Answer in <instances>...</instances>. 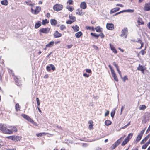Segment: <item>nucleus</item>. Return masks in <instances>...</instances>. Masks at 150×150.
<instances>
[{"label":"nucleus","instance_id":"32","mask_svg":"<svg viewBox=\"0 0 150 150\" xmlns=\"http://www.w3.org/2000/svg\"><path fill=\"white\" fill-rule=\"evenodd\" d=\"M88 124H89V128L90 129H91L93 126V122L92 121H89L88 122Z\"/></svg>","mask_w":150,"mask_h":150},{"label":"nucleus","instance_id":"56","mask_svg":"<svg viewBox=\"0 0 150 150\" xmlns=\"http://www.w3.org/2000/svg\"><path fill=\"white\" fill-rule=\"evenodd\" d=\"M83 76H84L86 77H88L89 76V75L86 73H84L83 74Z\"/></svg>","mask_w":150,"mask_h":150},{"label":"nucleus","instance_id":"39","mask_svg":"<svg viewBox=\"0 0 150 150\" xmlns=\"http://www.w3.org/2000/svg\"><path fill=\"white\" fill-rule=\"evenodd\" d=\"M129 141L126 138L123 141V142L121 144V145L123 146L125 145Z\"/></svg>","mask_w":150,"mask_h":150},{"label":"nucleus","instance_id":"51","mask_svg":"<svg viewBox=\"0 0 150 150\" xmlns=\"http://www.w3.org/2000/svg\"><path fill=\"white\" fill-rule=\"evenodd\" d=\"M73 2L72 0H69L67 2V3H69V4L71 5L73 4Z\"/></svg>","mask_w":150,"mask_h":150},{"label":"nucleus","instance_id":"19","mask_svg":"<svg viewBox=\"0 0 150 150\" xmlns=\"http://www.w3.org/2000/svg\"><path fill=\"white\" fill-rule=\"evenodd\" d=\"M51 24L52 25H55L57 23V21L55 19H52L50 21Z\"/></svg>","mask_w":150,"mask_h":150},{"label":"nucleus","instance_id":"47","mask_svg":"<svg viewBox=\"0 0 150 150\" xmlns=\"http://www.w3.org/2000/svg\"><path fill=\"white\" fill-rule=\"evenodd\" d=\"M74 22L73 21H72L70 20H68L66 22V23L67 24H71L73 22Z\"/></svg>","mask_w":150,"mask_h":150},{"label":"nucleus","instance_id":"13","mask_svg":"<svg viewBox=\"0 0 150 150\" xmlns=\"http://www.w3.org/2000/svg\"><path fill=\"white\" fill-rule=\"evenodd\" d=\"M13 77L16 84L18 86L20 85L21 82L19 79L16 76H14Z\"/></svg>","mask_w":150,"mask_h":150},{"label":"nucleus","instance_id":"42","mask_svg":"<svg viewBox=\"0 0 150 150\" xmlns=\"http://www.w3.org/2000/svg\"><path fill=\"white\" fill-rule=\"evenodd\" d=\"M66 26L64 25H61L60 27V29L61 30H63L64 29H66Z\"/></svg>","mask_w":150,"mask_h":150},{"label":"nucleus","instance_id":"17","mask_svg":"<svg viewBox=\"0 0 150 150\" xmlns=\"http://www.w3.org/2000/svg\"><path fill=\"white\" fill-rule=\"evenodd\" d=\"M110 49L115 54H116L117 53V51L116 50L114 46L111 45V44H110Z\"/></svg>","mask_w":150,"mask_h":150},{"label":"nucleus","instance_id":"48","mask_svg":"<svg viewBox=\"0 0 150 150\" xmlns=\"http://www.w3.org/2000/svg\"><path fill=\"white\" fill-rule=\"evenodd\" d=\"M148 146V145L146 143L144 144L142 146V148L143 149H145Z\"/></svg>","mask_w":150,"mask_h":150},{"label":"nucleus","instance_id":"37","mask_svg":"<svg viewBox=\"0 0 150 150\" xmlns=\"http://www.w3.org/2000/svg\"><path fill=\"white\" fill-rule=\"evenodd\" d=\"M49 23V21L47 19L42 20V24L43 25H45L46 24L48 23Z\"/></svg>","mask_w":150,"mask_h":150},{"label":"nucleus","instance_id":"12","mask_svg":"<svg viewBox=\"0 0 150 150\" xmlns=\"http://www.w3.org/2000/svg\"><path fill=\"white\" fill-rule=\"evenodd\" d=\"M137 69L139 71H141L142 73L144 74V71L146 69L143 66L139 64V67L137 68Z\"/></svg>","mask_w":150,"mask_h":150},{"label":"nucleus","instance_id":"64","mask_svg":"<svg viewBox=\"0 0 150 150\" xmlns=\"http://www.w3.org/2000/svg\"><path fill=\"white\" fill-rule=\"evenodd\" d=\"M150 131V126L149 125L147 130L146 131V133H148Z\"/></svg>","mask_w":150,"mask_h":150},{"label":"nucleus","instance_id":"30","mask_svg":"<svg viewBox=\"0 0 150 150\" xmlns=\"http://www.w3.org/2000/svg\"><path fill=\"white\" fill-rule=\"evenodd\" d=\"M148 116L147 117L146 116L144 117V118H143L142 122V123L144 124L146 123V122L148 120V119L147 118Z\"/></svg>","mask_w":150,"mask_h":150},{"label":"nucleus","instance_id":"38","mask_svg":"<svg viewBox=\"0 0 150 150\" xmlns=\"http://www.w3.org/2000/svg\"><path fill=\"white\" fill-rule=\"evenodd\" d=\"M146 108V106L144 105H140L139 107V109L140 110H144Z\"/></svg>","mask_w":150,"mask_h":150},{"label":"nucleus","instance_id":"54","mask_svg":"<svg viewBox=\"0 0 150 150\" xmlns=\"http://www.w3.org/2000/svg\"><path fill=\"white\" fill-rule=\"evenodd\" d=\"M126 136V135H124L123 137H121L120 139H119L118 140H119V142H120L121 141L122 139H123Z\"/></svg>","mask_w":150,"mask_h":150},{"label":"nucleus","instance_id":"45","mask_svg":"<svg viewBox=\"0 0 150 150\" xmlns=\"http://www.w3.org/2000/svg\"><path fill=\"white\" fill-rule=\"evenodd\" d=\"M115 110H114L113 111H112L110 113L111 116V117L113 118L114 117L115 114Z\"/></svg>","mask_w":150,"mask_h":150},{"label":"nucleus","instance_id":"18","mask_svg":"<svg viewBox=\"0 0 150 150\" xmlns=\"http://www.w3.org/2000/svg\"><path fill=\"white\" fill-rule=\"evenodd\" d=\"M53 127L54 128H56L59 131H62L63 129L62 127L58 125H53Z\"/></svg>","mask_w":150,"mask_h":150},{"label":"nucleus","instance_id":"49","mask_svg":"<svg viewBox=\"0 0 150 150\" xmlns=\"http://www.w3.org/2000/svg\"><path fill=\"white\" fill-rule=\"evenodd\" d=\"M42 134L44 135L46 134L45 133H37L36 134V136L38 137H40L42 136Z\"/></svg>","mask_w":150,"mask_h":150},{"label":"nucleus","instance_id":"11","mask_svg":"<svg viewBox=\"0 0 150 150\" xmlns=\"http://www.w3.org/2000/svg\"><path fill=\"white\" fill-rule=\"evenodd\" d=\"M144 10L146 11H150V3H146L144 7Z\"/></svg>","mask_w":150,"mask_h":150},{"label":"nucleus","instance_id":"26","mask_svg":"<svg viewBox=\"0 0 150 150\" xmlns=\"http://www.w3.org/2000/svg\"><path fill=\"white\" fill-rule=\"evenodd\" d=\"M25 3L27 5L31 6V7L35 5L34 4H32L31 1H26Z\"/></svg>","mask_w":150,"mask_h":150},{"label":"nucleus","instance_id":"31","mask_svg":"<svg viewBox=\"0 0 150 150\" xmlns=\"http://www.w3.org/2000/svg\"><path fill=\"white\" fill-rule=\"evenodd\" d=\"M111 122L109 120H107L105 121V125L107 126H109L111 124Z\"/></svg>","mask_w":150,"mask_h":150},{"label":"nucleus","instance_id":"16","mask_svg":"<svg viewBox=\"0 0 150 150\" xmlns=\"http://www.w3.org/2000/svg\"><path fill=\"white\" fill-rule=\"evenodd\" d=\"M120 9V8L119 7H116L113 9H111L110 12V14L114 13L117 11H118Z\"/></svg>","mask_w":150,"mask_h":150},{"label":"nucleus","instance_id":"33","mask_svg":"<svg viewBox=\"0 0 150 150\" xmlns=\"http://www.w3.org/2000/svg\"><path fill=\"white\" fill-rule=\"evenodd\" d=\"M145 50L146 48H145V49L144 50H141L139 53L138 55H139L140 54H141L142 55H144L146 53Z\"/></svg>","mask_w":150,"mask_h":150},{"label":"nucleus","instance_id":"20","mask_svg":"<svg viewBox=\"0 0 150 150\" xmlns=\"http://www.w3.org/2000/svg\"><path fill=\"white\" fill-rule=\"evenodd\" d=\"M76 13L80 16H83L84 14V13L82 11L81 9H79L77 10Z\"/></svg>","mask_w":150,"mask_h":150},{"label":"nucleus","instance_id":"7","mask_svg":"<svg viewBox=\"0 0 150 150\" xmlns=\"http://www.w3.org/2000/svg\"><path fill=\"white\" fill-rule=\"evenodd\" d=\"M120 142L119 140H117L114 144H112L110 147V149L113 150L116 147L120 144Z\"/></svg>","mask_w":150,"mask_h":150},{"label":"nucleus","instance_id":"23","mask_svg":"<svg viewBox=\"0 0 150 150\" xmlns=\"http://www.w3.org/2000/svg\"><path fill=\"white\" fill-rule=\"evenodd\" d=\"M72 28L73 29L74 31L75 32L78 31L79 30V27L77 25L73 26L72 27Z\"/></svg>","mask_w":150,"mask_h":150},{"label":"nucleus","instance_id":"1","mask_svg":"<svg viewBox=\"0 0 150 150\" xmlns=\"http://www.w3.org/2000/svg\"><path fill=\"white\" fill-rule=\"evenodd\" d=\"M10 129L7 128V127L5 125L0 124V130L3 133L8 134H11L13 132H16L17 131V128L15 126L8 127Z\"/></svg>","mask_w":150,"mask_h":150},{"label":"nucleus","instance_id":"35","mask_svg":"<svg viewBox=\"0 0 150 150\" xmlns=\"http://www.w3.org/2000/svg\"><path fill=\"white\" fill-rule=\"evenodd\" d=\"M8 3V2L7 0H4L1 1V4L4 5H7Z\"/></svg>","mask_w":150,"mask_h":150},{"label":"nucleus","instance_id":"57","mask_svg":"<svg viewBox=\"0 0 150 150\" xmlns=\"http://www.w3.org/2000/svg\"><path fill=\"white\" fill-rule=\"evenodd\" d=\"M125 108L124 106H122L121 107V111H120V114L121 115L122 113V112L123 110Z\"/></svg>","mask_w":150,"mask_h":150},{"label":"nucleus","instance_id":"52","mask_svg":"<svg viewBox=\"0 0 150 150\" xmlns=\"http://www.w3.org/2000/svg\"><path fill=\"white\" fill-rule=\"evenodd\" d=\"M37 102V104L38 105V106H40V100L39 98H36Z\"/></svg>","mask_w":150,"mask_h":150},{"label":"nucleus","instance_id":"2","mask_svg":"<svg viewBox=\"0 0 150 150\" xmlns=\"http://www.w3.org/2000/svg\"><path fill=\"white\" fill-rule=\"evenodd\" d=\"M108 67L111 70V74H112L113 77L114 79L116 81L118 82V79L115 72L114 70L112 68V67L111 66V65L109 64L108 65Z\"/></svg>","mask_w":150,"mask_h":150},{"label":"nucleus","instance_id":"10","mask_svg":"<svg viewBox=\"0 0 150 150\" xmlns=\"http://www.w3.org/2000/svg\"><path fill=\"white\" fill-rule=\"evenodd\" d=\"M106 28L109 30H112L114 28V25L112 23H107Z\"/></svg>","mask_w":150,"mask_h":150},{"label":"nucleus","instance_id":"21","mask_svg":"<svg viewBox=\"0 0 150 150\" xmlns=\"http://www.w3.org/2000/svg\"><path fill=\"white\" fill-rule=\"evenodd\" d=\"M142 136L139 134L137 137L136 139L135 142V143L137 144L138 142L141 140L142 137Z\"/></svg>","mask_w":150,"mask_h":150},{"label":"nucleus","instance_id":"15","mask_svg":"<svg viewBox=\"0 0 150 150\" xmlns=\"http://www.w3.org/2000/svg\"><path fill=\"white\" fill-rule=\"evenodd\" d=\"M80 7L83 9H86L87 7L86 4L85 2H83L80 4Z\"/></svg>","mask_w":150,"mask_h":150},{"label":"nucleus","instance_id":"62","mask_svg":"<svg viewBox=\"0 0 150 150\" xmlns=\"http://www.w3.org/2000/svg\"><path fill=\"white\" fill-rule=\"evenodd\" d=\"M134 42H137L139 43H141L142 42V40H140V39L138 40L137 41H134Z\"/></svg>","mask_w":150,"mask_h":150},{"label":"nucleus","instance_id":"34","mask_svg":"<svg viewBox=\"0 0 150 150\" xmlns=\"http://www.w3.org/2000/svg\"><path fill=\"white\" fill-rule=\"evenodd\" d=\"M91 35L92 36L94 37L96 39H97L99 36V35L96 34L95 33H91Z\"/></svg>","mask_w":150,"mask_h":150},{"label":"nucleus","instance_id":"50","mask_svg":"<svg viewBox=\"0 0 150 150\" xmlns=\"http://www.w3.org/2000/svg\"><path fill=\"white\" fill-rule=\"evenodd\" d=\"M150 137L148 135L145 137L143 140L145 142H146L149 139Z\"/></svg>","mask_w":150,"mask_h":150},{"label":"nucleus","instance_id":"4","mask_svg":"<svg viewBox=\"0 0 150 150\" xmlns=\"http://www.w3.org/2000/svg\"><path fill=\"white\" fill-rule=\"evenodd\" d=\"M41 8L40 7L36 6L35 10H33L32 7L31 8V13L34 14H38L41 11Z\"/></svg>","mask_w":150,"mask_h":150},{"label":"nucleus","instance_id":"59","mask_svg":"<svg viewBox=\"0 0 150 150\" xmlns=\"http://www.w3.org/2000/svg\"><path fill=\"white\" fill-rule=\"evenodd\" d=\"M144 132V130H142L139 134L142 136Z\"/></svg>","mask_w":150,"mask_h":150},{"label":"nucleus","instance_id":"22","mask_svg":"<svg viewBox=\"0 0 150 150\" xmlns=\"http://www.w3.org/2000/svg\"><path fill=\"white\" fill-rule=\"evenodd\" d=\"M14 141H19L21 139L22 137L18 136H14Z\"/></svg>","mask_w":150,"mask_h":150},{"label":"nucleus","instance_id":"6","mask_svg":"<svg viewBox=\"0 0 150 150\" xmlns=\"http://www.w3.org/2000/svg\"><path fill=\"white\" fill-rule=\"evenodd\" d=\"M50 30V29L48 28H42L40 29L39 30L40 33L41 35V33H43L45 34L48 33Z\"/></svg>","mask_w":150,"mask_h":150},{"label":"nucleus","instance_id":"44","mask_svg":"<svg viewBox=\"0 0 150 150\" xmlns=\"http://www.w3.org/2000/svg\"><path fill=\"white\" fill-rule=\"evenodd\" d=\"M20 107H19V105L17 103L16 104V109L17 111H18L20 110Z\"/></svg>","mask_w":150,"mask_h":150},{"label":"nucleus","instance_id":"41","mask_svg":"<svg viewBox=\"0 0 150 150\" xmlns=\"http://www.w3.org/2000/svg\"><path fill=\"white\" fill-rule=\"evenodd\" d=\"M66 9H67L69 11H70L71 12L72 11L74 10L73 8L72 7H70L68 6H66Z\"/></svg>","mask_w":150,"mask_h":150},{"label":"nucleus","instance_id":"61","mask_svg":"<svg viewBox=\"0 0 150 150\" xmlns=\"http://www.w3.org/2000/svg\"><path fill=\"white\" fill-rule=\"evenodd\" d=\"M116 6H119L120 7H122L124 6L122 4H117L116 5Z\"/></svg>","mask_w":150,"mask_h":150},{"label":"nucleus","instance_id":"60","mask_svg":"<svg viewBox=\"0 0 150 150\" xmlns=\"http://www.w3.org/2000/svg\"><path fill=\"white\" fill-rule=\"evenodd\" d=\"M45 16L47 18H49L50 17V15L49 13H47L45 15Z\"/></svg>","mask_w":150,"mask_h":150},{"label":"nucleus","instance_id":"58","mask_svg":"<svg viewBox=\"0 0 150 150\" xmlns=\"http://www.w3.org/2000/svg\"><path fill=\"white\" fill-rule=\"evenodd\" d=\"M98 35H99V36H100L101 38H103L105 36L102 33H101L100 34H98Z\"/></svg>","mask_w":150,"mask_h":150},{"label":"nucleus","instance_id":"36","mask_svg":"<svg viewBox=\"0 0 150 150\" xmlns=\"http://www.w3.org/2000/svg\"><path fill=\"white\" fill-rule=\"evenodd\" d=\"M69 17L70 19H71L74 22L76 20L75 17L72 15H69Z\"/></svg>","mask_w":150,"mask_h":150},{"label":"nucleus","instance_id":"3","mask_svg":"<svg viewBox=\"0 0 150 150\" xmlns=\"http://www.w3.org/2000/svg\"><path fill=\"white\" fill-rule=\"evenodd\" d=\"M63 6L62 4H57L54 5L53 7V9L55 11H59L62 10Z\"/></svg>","mask_w":150,"mask_h":150},{"label":"nucleus","instance_id":"9","mask_svg":"<svg viewBox=\"0 0 150 150\" xmlns=\"http://www.w3.org/2000/svg\"><path fill=\"white\" fill-rule=\"evenodd\" d=\"M46 69L48 71H50L51 69L54 71L55 70L56 68L54 65L51 64L49 66H47Z\"/></svg>","mask_w":150,"mask_h":150},{"label":"nucleus","instance_id":"40","mask_svg":"<svg viewBox=\"0 0 150 150\" xmlns=\"http://www.w3.org/2000/svg\"><path fill=\"white\" fill-rule=\"evenodd\" d=\"M122 11H123V13L124 12L132 13V12H134V10H133L129 9H127V10H122Z\"/></svg>","mask_w":150,"mask_h":150},{"label":"nucleus","instance_id":"43","mask_svg":"<svg viewBox=\"0 0 150 150\" xmlns=\"http://www.w3.org/2000/svg\"><path fill=\"white\" fill-rule=\"evenodd\" d=\"M101 28L100 26H98L96 28V30L97 32H100L101 31Z\"/></svg>","mask_w":150,"mask_h":150},{"label":"nucleus","instance_id":"25","mask_svg":"<svg viewBox=\"0 0 150 150\" xmlns=\"http://www.w3.org/2000/svg\"><path fill=\"white\" fill-rule=\"evenodd\" d=\"M54 43V41H51L49 42L48 44L46 45V47H50L53 46Z\"/></svg>","mask_w":150,"mask_h":150},{"label":"nucleus","instance_id":"29","mask_svg":"<svg viewBox=\"0 0 150 150\" xmlns=\"http://www.w3.org/2000/svg\"><path fill=\"white\" fill-rule=\"evenodd\" d=\"M133 135V133H130L128 135V136L126 137V139L128 140V141H129V140L131 139Z\"/></svg>","mask_w":150,"mask_h":150},{"label":"nucleus","instance_id":"55","mask_svg":"<svg viewBox=\"0 0 150 150\" xmlns=\"http://www.w3.org/2000/svg\"><path fill=\"white\" fill-rule=\"evenodd\" d=\"M86 72L88 73H91V69H86Z\"/></svg>","mask_w":150,"mask_h":150},{"label":"nucleus","instance_id":"24","mask_svg":"<svg viewBox=\"0 0 150 150\" xmlns=\"http://www.w3.org/2000/svg\"><path fill=\"white\" fill-rule=\"evenodd\" d=\"M82 33L81 31H79L75 34V36L77 38H79L82 36Z\"/></svg>","mask_w":150,"mask_h":150},{"label":"nucleus","instance_id":"63","mask_svg":"<svg viewBox=\"0 0 150 150\" xmlns=\"http://www.w3.org/2000/svg\"><path fill=\"white\" fill-rule=\"evenodd\" d=\"M128 79V78H127V76H125L123 78V81L124 82H125V80H127Z\"/></svg>","mask_w":150,"mask_h":150},{"label":"nucleus","instance_id":"5","mask_svg":"<svg viewBox=\"0 0 150 150\" xmlns=\"http://www.w3.org/2000/svg\"><path fill=\"white\" fill-rule=\"evenodd\" d=\"M128 33V29L127 28H124L122 30V33L120 35V36L121 37H123L125 36V38H127V35Z\"/></svg>","mask_w":150,"mask_h":150},{"label":"nucleus","instance_id":"46","mask_svg":"<svg viewBox=\"0 0 150 150\" xmlns=\"http://www.w3.org/2000/svg\"><path fill=\"white\" fill-rule=\"evenodd\" d=\"M6 137L9 139H11L13 141H14V136H8L7 137Z\"/></svg>","mask_w":150,"mask_h":150},{"label":"nucleus","instance_id":"53","mask_svg":"<svg viewBox=\"0 0 150 150\" xmlns=\"http://www.w3.org/2000/svg\"><path fill=\"white\" fill-rule=\"evenodd\" d=\"M123 13V11H120L119 12H118L117 13H115L114 15H113V16H117V15L119 14H120L121 13Z\"/></svg>","mask_w":150,"mask_h":150},{"label":"nucleus","instance_id":"28","mask_svg":"<svg viewBox=\"0 0 150 150\" xmlns=\"http://www.w3.org/2000/svg\"><path fill=\"white\" fill-rule=\"evenodd\" d=\"M41 25V22L40 21H38L35 25V28L36 29L38 28Z\"/></svg>","mask_w":150,"mask_h":150},{"label":"nucleus","instance_id":"8","mask_svg":"<svg viewBox=\"0 0 150 150\" xmlns=\"http://www.w3.org/2000/svg\"><path fill=\"white\" fill-rule=\"evenodd\" d=\"M21 116L23 117L25 119H26L28 121H30V122L31 123L34 122V121L33 120L31 119L28 116L25 114H22Z\"/></svg>","mask_w":150,"mask_h":150},{"label":"nucleus","instance_id":"27","mask_svg":"<svg viewBox=\"0 0 150 150\" xmlns=\"http://www.w3.org/2000/svg\"><path fill=\"white\" fill-rule=\"evenodd\" d=\"M137 23H139V25H143L144 24V23L142 19L140 18H139L137 21Z\"/></svg>","mask_w":150,"mask_h":150},{"label":"nucleus","instance_id":"14","mask_svg":"<svg viewBox=\"0 0 150 150\" xmlns=\"http://www.w3.org/2000/svg\"><path fill=\"white\" fill-rule=\"evenodd\" d=\"M62 35V34L57 30L56 31L54 34V37L55 38L60 37Z\"/></svg>","mask_w":150,"mask_h":150}]
</instances>
